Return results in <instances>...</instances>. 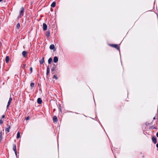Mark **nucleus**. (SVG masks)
Wrapping results in <instances>:
<instances>
[{"label":"nucleus","instance_id":"f257e3e1","mask_svg":"<svg viewBox=\"0 0 158 158\" xmlns=\"http://www.w3.org/2000/svg\"><path fill=\"white\" fill-rule=\"evenodd\" d=\"M24 11V9L23 7H22L21 8L20 11L19 15L18 16V18H21L23 16V12Z\"/></svg>","mask_w":158,"mask_h":158},{"label":"nucleus","instance_id":"f03ea898","mask_svg":"<svg viewBox=\"0 0 158 158\" xmlns=\"http://www.w3.org/2000/svg\"><path fill=\"white\" fill-rule=\"evenodd\" d=\"M12 99L11 98H10L9 99V100L8 102V104L7 106V108H8L10 106L11 102L12 101Z\"/></svg>","mask_w":158,"mask_h":158},{"label":"nucleus","instance_id":"7ed1b4c3","mask_svg":"<svg viewBox=\"0 0 158 158\" xmlns=\"http://www.w3.org/2000/svg\"><path fill=\"white\" fill-rule=\"evenodd\" d=\"M13 149L15 152V154L16 156H17V153L16 146L15 145H13Z\"/></svg>","mask_w":158,"mask_h":158},{"label":"nucleus","instance_id":"20e7f679","mask_svg":"<svg viewBox=\"0 0 158 158\" xmlns=\"http://www.w3.org/2000/svg\"><path fill=\"white\" fill-rule=\"evenodd\" d=\"M47 25L45 23H44L43 24V29L44 30H47Z\"/></svg>","mask_w":158,"mask_h":158},{"label":"nucleus","instance_id":"39448f33","mask_svg":"<svg viewBox=\"0 0 158 158\" xmlns=\"http://www.w3.org/2000/svg\"><path fill=\"white\" fill-rule=\"evenodd\" d=\"M22 55L24 57H25L27 55V52L26 51H23L22 53Z\"/></svg>","mask_w":158,"mask_h":158},{"label":"nucleus","instance_id":"423d86ee","mask_svg":"<svg viewBox=\"0 0 158 158\" xmlns=\"http://www.w3.org/2000/svg\"><path fill=\"white\" fill-rule=\"evenodd\" d=\"M58 61V58L56 56H55L53 58V61L54 63H56Z\"/></svg>","mask_w":158,"mask_h":158},{"label":"nucleus","instance_id":"0eeeda50","mask_svg":"<svg viewBox=\"0 0 158 158\" xmlns=\"http://www.w3.org/2000/svg\"><path fill=\"white\" fill-rule=\"evenodd\" d=\"M9 61V56H7L6 57L5 61L6 63H8Z\"/></svg>","mask_w":158,"mask_h":158},{"label":"nucleus","instance_id":"6e6552de","mask_svg":"<svg viewBox=\"0 0 158 158\" xmlns=\"http://www.w3.org/2000/svg\"><path fill=\"white\" fill-rule=\"evenodd\" d=\"M7 128L6 129V131L7 132H9V129L10 128V127L9 125H7Z\"/></svg>","mask_w":158,"mask_h":158},{"label":"nucleus","instance_id":"1a4fd4ad","mask_svg":"<svg viewBox=\"0 0 158 158\" xmlns=\"http://www.w3.org/2000/svg\"><path fill=\"white\" fill-rule=\"evenodd\" d=\"M37 103L39 104H40L42 103V101L40 98H39L37 99Z\"/></svg>","mask_w":158,"mask_h":158},{"label":"nucleus","instance_id":"9d476101","mask_svg":"<svg viewBox=\"0 0 158 158\" xmlns=\"http://www.w3.org/2000/svg\"><path fill=\"white\" fill-rule=\"evenodd\" d=\"M53 120L54 122H56L57 121V118L56 116H54L53 117Z\"/></svg>","mask_w":158,"mask_h":158},{"label":"nucleus","instance_id":"9b49d317","mask_svg":"<svg viewBox=\"0 0 158 158\" xmlns=\"http://www.w3.org/2000/svg\"><path fill=\"white\" fill-rule=\"evenodd\" d=\"M152 140L154 143H156V140L155 137H153L152 138Z\"/></svg>","mask_w":158,"mask_h":158},{"label":"nucleus","instance_id":"f8f14e48","mask_svg":"<svg viewBox=\"0 0 158 158\" xmlns=\"http://www.w3.org/2000/svg\"><path fill=\"white\" fill-rule=\"evenodd\" d=\"M40 62L41 64H42L44 62V57H43L41 60L40 61Z\"/></svg>","mask_w":158,"mask_h":158},{"label":"nucleus","instance_id":"ddd939ff","mask_svg":"<svg viewBox=\"0 0 158 158\" xmlns=\"http://www.w3.org/2000/svg\"><path fill=\"white\" fill-rule=\"evenodd\" d=\"M54 48V45L53 44H51L50 46V48L51 49H53Z\"/></svg>","mask_w":158,"mask_h":158},{"label":"nucleus","instance_id":"4468645a","mask_svg":"<svg viewBox=\"0 0 158 158\" xmlns=\"http://www.w3.org/2000/svg\"><path fill=\"white\" fill-rule=\"evenodd\" d=\"M50 35V31H48L46 32V36L47 37H49V36Z\"/></svg>","mask_w":158,"mask_h":158},{"label":"nucleus","instance_id":"2eb2a0df","mask_svg":"<svg viewBox=\"0 0 158 158\" xmlns=\"http://www.w3.org/2000/svg\"><path fill=\"white\" fill-rule=\"evenodd\" d=\"M49 66H48L47 67V73H46V74H47V75H48V73L49 72Z\"/></svg>","mask_w":158,"mask_h":158},{"label":"nucleus","instance_id":"dca6fc26","mask_svg":"<svg viewBox=\"0 0 158 158\" xmlns=\"http://www.w3.org/2000/svg\"><path fill=\"white\" fill-rule=\"evenodd\" d=\"M56 5V2H53L51 5V6L52 7H54Z\"/></svg>","mask_w":158,"mask_h":158},{"label":"nucleus","instance_id":"f3484780","mask_svg":"<svg viewBox=\"0 0 158 158\" xmlns=\"http://www.w3.org/2000/svg\"><path fill=\"white\" fill-rule=\"evenodd\" d=\"M20 137V134L19 132H18L17 134V138L19 139Z\"/></svg>","mask_w":158,"mask_h":158},{"label":"nucleus","instance_id":"a211bd4d","mask_svg":"<svg viewBox=\"0 0 158 158\" xmlns=\"http://www.w3.org/2000/svg\"><path fill=\"white\" fill-rule=\"evenodd\" d=\"M52 59L51 58H50L48 60V63L49 64H50L51 63V62L52 61Z\"/></svg>","mask_w":158,"mask_h":158},{"label":"nucleus","instance_id":"6ab92c4d","mask_svg":"<svg viewBox=\"0 0 158 158\" xmlns=\"http://www.w3.org/2000/svg\"><path fill=\"white\" fill-rule=\"evenodd\" d=\"M20 27V24L19 23H18L16 26L17 28L19 29Z\"/></svg>","mask_w":158,"mask_h":158},{"label":"nucleus","instance_id":"aec40b11","mask_svg":"<svg viewBox=\"0 0 158 158\" xmlns=\"http://www.w3.org/2000/svg\"><path fill=\"white\" fill-rule=\"evenodd\" d=\"M114 47L116 48L117 49H118L119 48V47L116 44H114L113 45V46Z\"/></svg>","mask_w":158,"mask_h":158},{"label":"nucleus","instance_id":"412c9836","mask_svg":"<svg viewBox=\"0 0 158 158\" xmlns=\"http://www.w3.org/2000/svg\"><path fill=\"white\" fill-rule=\"evenodd\" d=\"M34 85H35V84L34 83H31L30 84L31 86L32 87H34Z\"/></svg>","mask_w":158,"mask_h":158},{"label":"nucleus","instance_id":"4be33fe9","mask_svg":"<svg viewBox=\"0 0 158 158\" xmlns=\"http://www.w3.org/2000/svg\"><path fill=\"white\" fill-rule=\"evenodd\" d=\"M53 78L56 79H57V77L55 75L53 76Z\"/></svg>","mask_w":158,"mask_h":158},{"label":"nucleus","instance_id":"5701e85b","mask_svg":"<svg viewBox=\"0 0 158 158\" xmlns=\"http://www.w3.org/2000/svg\"><path fill=\"white\" fill-rule=\"evenodd\" d=\"M3 123V121L2 120L0 119V124H2Z\"/></svg>","mask_w":158,"mask_h":158},{"label":"nucleus","instance_id":"b1692460","mask_svg":"<svg viewBox=\"0 0 158 158\" xmlns=\"http://www.w3.org/2000/svg\"><path fill=\"white\" fill-rule=\"evenodd\" d=\"M55 70V68L54 67H53L52 69H51V71H54V70Z\"/></svg>","mask_w":158,"mask_h":158},{"label":"nucleus","instance_id":"393cba45","mask_svg":"<svg viewBox=\"0 0 158 158\" xmlns=\"http://www.w3.org/2000/svg\"><path fill=\"white\" fill-rule=\"evenodd\" d=\"M30 69L31 70V73L32 72V67L30 68Z\"/></svg>","mask_w":158,"mask_h":158},{"label":"nucleus","instance_id":"a878e982","mask_svg":"<svg viewBox=\"0 0 158 158\" xmlns=\"http://www.w3.org/2000/svg\"><path fill=\"white\" fill-rule=\"evenodd\" d=\"M5 115H3L2 116V118H5Z\"/></svg>","mask_w":158,"mask_h":158},{"label":"nucleus","instance_id":"bb28decb","mask_svg":"<svg viewBox=\"0 0 158 158\" xmlns=\"http://www.w3.org/2000/svg\"><path fill=\"white\" fill-rule=\"evenodd\" d=\"M29 119V118L28 117H27L26 118V119L27 120H28Z\"/></svg>","mask_w":158,"mask_h":158},{"label":"nucleus","instance_id":"cd10ccee","mask_svg":"<svg viewBox=\"0 0 158 158\" xmlns=\"http://www.w3.org/2000/svg\"><path fill=\"white\" fill-rule=\"evenodd\" d=\"M156 136L158 137V132L156 133Z\"/></svg>","mask_w":158,"mask_h":158},{"label":"nucleus","instance_id":"c85d7f7f","mask_svg":"<svg viewBox=\"0 0 158 158\" xmlns=\"http://www.w3.org/2000/svg\"><path fill=\"white\" fill-rule=\"evenodd\" d=\"M156 146L158 148V143L157 144Z\"/></svg>","mask_w":158,"mask_h":158},{"label":"nucleus","instance_id":"c756f323","mask_svg":"<svg viewBox=\"0 0 158 158\" xmlns=\"http://www.w3.org/2000/svg\"><path fill=\"white\" fill-rule=\"evenodd\" d=\"M2 1V0H0V2H1Z\"/></svg>","mask_w":158,"mask_h":158}]
</instances>
